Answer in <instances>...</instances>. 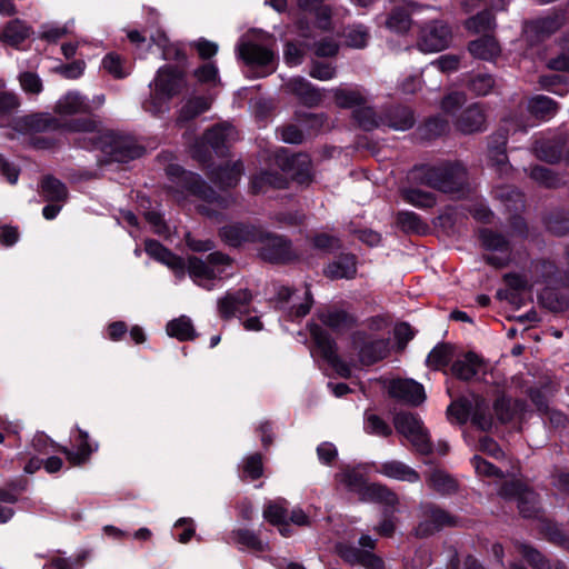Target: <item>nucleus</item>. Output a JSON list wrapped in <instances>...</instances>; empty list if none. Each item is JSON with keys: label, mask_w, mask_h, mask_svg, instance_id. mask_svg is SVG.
I'll use <instances>...</instances> for the list:
<instances>
[{"label": "nucleus", "mask_w": 569, "mask_h": 569, "mask_svg": "<svg viewBox=\"0 0 569 569\" xmlns=\"http://www.w3.org/2000/svg\"><path fill=\"white\" fill-rule=\"evenodd\" d=\"M168 173L179 177L182 186L192 194L202 199L207 204H200L198 211L209 218H218L219 210L227 209L236 203L231 193L218 194L201 177L193 172L184 171L179 166H170Z\"/></svg>", "instance_id": "obj_1"}, {"label": "nucleus", "mask_w": 569, "mask_h": 569, "mask_svg": "<svg viewBox=\"0 0 569 569\" xmlns=\"http://www.w3.org/2000/svg\"><path fill=\"white\" fill-rule=\"evenodd\" d=\"M417 178L421 183L445 193L462 196L469 190L467 169L461 162L423 169Z\"/></svg>", "instance_id": "obj_2"}, {"label": "nucleus", "mask_w": 569, "mask_h": 569, "mask_svg": "<svg viewBox=\"0 0 569 569\" xmlns=\"http://www.w3.org/2000/svg\"><path fill=\"white\" fill-rule=\"evenodd\" d=\"M184 73L176 67L166 66L158 70L153 81V93L143 103L146 111L152 114L164 112L167 101L179 94L186 87Z\"/></svg>", "instance_id": "obj_3"}, {"label": "nucleus", "mask_w": 569, "mask_h": 569, "mask_svg": "<svg viewBox=\"0 0 569 569\" xmlns=\"http://www.w3.org/2000/svg\"><path fill=\"white\" fill-rule=\"evenodd\" d=\"M26 129L36 132H47L64 129L70 132H94L98 130V121L93 118L74 119L61 122L49 113H33L23 117Z\"/></svg>", "instance_id": "obj_4"}, {"label": "nucleus", "mask_w": 569, "mask_h": 569, "mask_svg": "<svg viewBox=\"0 0 569 569\" xmlns=\"http://www.w3.org/2000/svg\"><path fill=\"white\" fill-rule=\"evenodd\" d=\"M350 347L356 352L359 365L372 366L389 355L390 341L358 330L350 335Z\"/></svg>", "instance_id": "obj_5"}, {"label": "nucleus", "mask_w": 569, "mask_h": 569, "mask_svg": "<svg viewBox=\"0 0 569 569\" xmlns=\"http://www.w3.org/2000/svg\"><path fill=\"white\" fill-rule=\"evenodd\" d=\"M459 520L448 511L433 503L421 505V520L413 529L416 538L423 539L431 537L446 527H457Z\"/></svg>", "instance_id": "obj_6"}, {"label": "nucleus", "mask_w": 569, "mask_h": 569, "mask_svg": "<svg viewBox=\"0 0 569 569\" xmlns=\"http://www.w3.org/2000/svg\"><path fill=\"white\" fill-rule=\"evenodd\" d=\"M99 148L108 158V161L127 162L141 156V148L130 139L114 132H104L97 140Z\"/></svg>", "instance_id": "obj_7"}, {"label": "nucleus", "mask_w": 569, "mask_h": 569, "mask_svg": "<svg viewBox=\"0 0 569 569\" xmlns=\"http://www.w3.org/2000/svg\"><path fill=\"white\" fill-rule=\"evenodd\" d=\"M259 257L270 263H286L296 258L291 242L283 236L262 230L258 240Z\"/></svg>", "instance_id": "obj_8"}, {"label": "nucleus", "mask_w": 569, "mask_h": 569, "mask_svg": "<svg viewBox=\"0 0 569 569\" xmlns=\"http://www.w3.org/2000/svg\"><path fill=\"white\" fill-rule=\"evenodd\" d=\"M566 22L562 10H555L546 17L526 21L523 24L525 39L531 43H539L556 33Z\"/></svg>", "instance_id": "obj_9"}, {"label": "nucleus", "mask_w": 569, "mask_h": 569, "mask_svg": "<svg viewBox=\"0 0 569 569\" xmlns=\"http://www.w3.org/2000/svg\"><path fill=\"white\" fill-rule=\"evenodd\" d=\"M311 336L320 350L322 358L341 378L348 379L351 377V366L355 362H347L338 355V347L331 336L323 329L316 327L311 331Z\"/></svg>", "instance_id": "obj_10"}, {"label": "nucleus", "mask_w": 569, "mask_h": 569, "mask_svg": "<svg viewBox=\"0 0 569 569\" xmlns=\"http://www.w3.org/2000/svg\"><path fill=\"white\" fill-rule=\"evenodd\" d=\"M450 41V28L441 21H432L421 29L418 47L425 52L441 51L449 46Z\"/></svg>", "instance_id": "obj_11"}, {"label": "nucleus", "mask_w": 569, "mask_h": 569, "mask_svg": "<svg viewBox=\"0 0 569 569\" xmlns=\"http://www.w3.org/2000/svg\"><path fill=\"white\" fill-rule=\"evenodd\" d=\"M453 126L462 134L482 132L487 128L485 110L479 103H472L456 117Z\"/></svg>", "instance_id": "obj_12"}, {"label": "nucleus", "mask_w": 569, "mask_h": 569, "mask_svg": "<svg viewBox=\"0 0 569 569\" xmlns=\"http://www.w3.org/2000/svg\"><path fill=\"white\" fill-rule=\"evenodd\" d=\"M252 300V295L248 289H240L236 292H227L217 302L218 312L224 320H229L238 315L248 313V306Z\"/></svg>", "instance_id": "obj_13"}, {"label": "nucleus", "mask_w": 569, "mask_h": 569, "mask_svg": "<svg viewBox=\"0 0 569 569\" xmlns=\"http://www.w3.org/2000/svg\"><path fill=\"white\" fill-rule=\"evenodd\" d=\"M388 392L390 397L410 406H419L426 398L423 387L412 379H393Z\"/></svg>", "instance_id": "obj_14"}, {"label": "nucleus", "mask_w": 569, "mask_h": 569, "mask_svg": "<svg viewBox=\"0 0 569 569\" xmlns=\"http://www.w3.org/2000/svg\"><path fill=\"white\" fill-rule=\"evenodd\" d=\"M262 229L247 223H233L220 229L222 240L232 247L246 242H258Z\"/></svg>", "instance_id": "obj_15"}, {"label": "nucleus", "mask_w": 569, "mask_h": 569, "mask_svg": "<svg viewBox=\"0 0 569 569\" xmlns=\"http://www.w3.org/2000/svg\"><path fill=\"white\" fill-rule=\"evenodd\" d=\"M336 549L338 555L348 563L361 565L368 569H382L383 567V561L369 550H362L348 543H339Z\"/></svg>", "instance_id": "obj_16"}, {"label": "nucleus", "mask_w": 569, "mask_h": 569, "mask_svg": "<svg viewBox=\"0 0 569 569\" xmlns=\"http://www.w3.org/2000/svg\"><path fill=\"white\" fill-rule=\"evenodd\" d=\"M146 252L153 259L164 263L172 269L179 279L186 274V262L181 257L176 256L169 249L163 247L157 240H147L144 242Z\"/></svg>", "instance_id": "obj_17"}, {"label": "nucleus", "mask_w": 569, "mask_h": 569, "mask_svg": "<svg viewBox=\"0 0 569 569\" xmlns=\"http://www.w3.org/2000/svg\"><path fill=\"white\" fill-rule=\"evenodd\" d=\"M203 139L218 154H224L226 149L238 139L236 129L229 123H220L207 130Z\"/></svg>", "instance_id": "obj_18"}, {"label": "nucleus", "mask_w": 569, "mask_h": 569, "mask_svg": "<svg viewBox=\"0 0 569 569\" xmlns=\"http://www.w3.org/2000/svg\"><path fill=\"white\" fill-rule=\"evenodd\" d=\"M567 143L565 134H557L551 139H541L535 142L533 151L538 159L549 163H556L561 159Z\"/></svg>", "instance_id": "obj_19"}, {"label": "nucleus", "mask_w": 569, "mask_h": 569, "mask_svg": "<svg viewBox=\"0 0 569 569\" xmlns=\"http://www.w3.org/2000/svg\"><path fill=\"white\" fill-rule=\"evenodd\" d=\"M91 111V104L77 91L66 93L54 106V112L60 116L89 114Z\"/></svg>", "instance_id": "obj_20"}, {"label": "nucleus", "mask_w": 569, "mask_h": 569, "mask_svg": "<svg viewBox=\"0 0 569 569\" xmlns=\"http://www.w3.org/2000/svg\"><path fill=\"white\" fill-rule=\"evenodd\" d=\"M286 89L296 94L300 101L308 107H316L322 101V93L318 88L312 86L305 78L298 77L290 79L286 84Z\"/></svg>", "instance_id": "obj_21"}, {"label": "nucleus", "mask_w": 569, "mask_h": 569, "mask_svg": "<svg viewBox=\"0 0 569 569\" xmlns=\"http://www.w3.org/2000/svg\"><path fill=\"white\" fill-rule=\"evenodd\" d=\"M385 124L395 130H408L413 127V111L406 106H391L383 109Z\"/></svg>", "instance_id": "obj_22"}, {"label": "nucleus", "mask_w": 569, "mask_h": 569, "mask_svg": "<svg viewBox=\"0 0 569 569\" xmlns=\"http://www.w3.org/2000/svg\"><path fill=\"white\" fill-rule=\"evenodd\" d=\"M320 321L336 332H343L357 325V319L345 310L330 308L319 315Z\"/></svg>", "instance_id": "obj_23"}, {"label": "nucleus", "mask_w": 569, "mask_h": 569, "mask_svg": "<svg viewBox=\"0 0 569 569\" xmlns=\"http://www.w3.org/2000/svg\"><path fill=\"white\" fill-rule=\"evenodd\" d=\"M482 366L483 360L477 353L469 351L462 359L456 360L450 370L456 378L469 381L479 372Z\"/></svg>", "instance_id": "obj_24"}, {"label": "nucleus", "mask_w": 569, "mask_h": 569, "mask_svg": "<svg viewBox=\"0 0 569 569\" xmlns=\"http://www.w3.org/2000/svg\"><path fill=\"white\" fill-rule=\"evenodd\" d=\"M242 172L243 166L238 161L232 166L226 164L223 167L212 169L209 173V177L211 181L219 186L221 189H229L238 184Z\"/></svg>", "instance_id": "obj_25"}, {"label": "nucleus", "mask_w": 569, "mask_h": 569, "mask_svg": "<svg viewBox=\"0 0 569 569\" xmlns=\"http://www.w3.org/2000/svg\"><path fill=\"white\" fill-rule=\"evenodd\" d=\"M468 50L472 57L487 61L496 59L501 53L496 38L488 34L469 42Z\"/></svg>", "instance_id": "obj_26"}, {"label": "nucleus", "mask_w": 569, "mask_h": 569, "mask_svg": "<svg viewBox=\"0 0 569 569\" xmlns=\"http://www.w3.org/2000/svg\"><path fill=\"white\" fill-rule=\"evenodd\" d=\"M526 408V401L519 399L513 400L505 396L497 398L493 402V411L500 423L510 422L516 415L523 412Z\"/></svg>", "instance_id": "obj_27"}, {"label": "nucleus", "mask_w": 569, "mask_h": 569, "mask_svg": "<svg viewBox=\"0 0 569 569\" xmlns=\"http://www.w3.org/2000/svg\"><path fill=\"white\" fill-rule=\"evenodd\" d=\"M357 273L356 258L352 254H342L325 269V274L332 279H352Z\"/></svg>", "instance_id": "obj_28"}, {"label": "nucleus", "mask_w": 569, "mask_h": 569, "mask_svg": "<svg viewBox=\"0 0 569 569\" xmlns=\"http://www.w3.org/2000/svg\"><path fill=\"white\" fill-rule=\"evenodd\" d=\"M39 193L48 202H63L68 198L66 184L50 174L42 178Z\"/></svg>", "instance_id": "obj_29"}, {"label": "nucleus", "mask_w": 569, "mask_h": 569, "mask_svg": "<svg viewBox=\"0 0 569 569\" xmlns=\"http://www.w3.org/2000/svg\"><path fill=\"white\" fill-rule=\"evenodd\" d=\"M240 58L249 66H267L272 59L273 53L264 47L247 42L239 47Z\"/></svg>", "instance_id": "obj_30"}, {"label": "nucleus", "mask_w": 569, "mask_h": 569, "mask_svg": "<svg viewBox=\"0 0 569 569\" xmlns=\"http://www.w3.org/2000/svg\"><path fill=\"white\" fill-rule=\"evenodd\" d=\"M378 472L386 477L408 482H417L420 479L416 470L398 460L381 463L378 468Z\"/></svg>", "instance_id": "obj_31"}, {"label": "nucleus", "mask_w": 569, "mask_h": 569, "mask_svg": "<svg viewBox=\"0 0 569 569\" xmlns=\"http://www.w3.org/2000/svg\"><path fill=\"white\" fill-rule=\"evenodd\" d=\"M362 501H373L386 505L387 507L393 508L398 505L397 495L388 487L380 483H369L361 490Z\"/></svg>", "instance_id": "obj_32"}, {"label": "nucleus", "mask_w": 569, "mask_h": 569, "mask_svg": "<svg viewBox=\"0 0 569 569\" xmlns=\"http://www.w3.org/2000/svg\"><path fill=\"white\" fill-rule=\"evenodd\" d=\"M284 169L299 183H305L311 176V160L306 153H297L286 160Z\"/></svg>", "instance_id": "obj_33"}, {"label": "nucleus", "mask_w": 569, "mask_h": 569, "mask_svg": "<svg viewBox=\"0 0 569 569\" xmlns=\"http://www.w3.org/2000/svg\"><path fill=\"white\" fill-rule=\"evenodd\" d=\"M471 422L482 431H488L493 426V419L489 410V405L485 398L473 395L471 409Z\"/></svg>", "instance_id": "obj_34"}, {"label": "nucleus", "mask_w": 569, "mask_h": 569, "mask_svg": "<svg viewBox=\"0 0 569 569\" xmlns=\"http://www.w3.org/2000/svg\"><path fill=\"white\" fill-rule=\"evenodd\" d=\"M337 107L350 109L367 103V97L359 89L335 88L331 90Z\"/></svg>", "instance_id": "obj_35"}, {"label": "nucleus", "mask_w": 569, "mask_h": 569, "mask_svg": "<svg viewBox=\"0 0 569 569\" xmlns=\"http://www.w3.org/2000/svg\"><path fill=\"white\" fill-rule=\"evenodd\" d=\"M211 98L208 97H192L186 101V103L180 109L179 116L177 118V122L179 124L186 123L204 111L209 110L211 107Z\"/></svg>", "instance_id": "obj_36"}, {"label": "nucleus", "mask_w": 569, "mask_h": 569, "mask_svg": "<svg viewBox=\"0 0 569 569\" xmlns=\"http://www.w3.org/2000/svg\"><path fill=\"white\" fill-rule=\"evenodd\" d=\"M186 268L193 281L200 286H202V280H213L218 278L216 270L208 263V261L196 256L188 258Z\"/></svg>", "instance_id": "obj_37"}, {"label": "nucleus", "mask_w": 569, "mask_h": 569, "mask_svg": "<svg viewBox=\"0 0 569 569\" xmlns=\"http://www.w3.org/2000/svg\"><path fill=\"white\" fill-rule=\"evenodd\" d=\"M558 109V103L547 96L538 94L528 101V111L539 119L553 117Z\"/></svg>", "instance_id": "obj_38"}, {"label": "nucleus", "mask_w": 569, "mask_h": 569, "mask_svg": "<svg viewBox=\"0 0 569 569\" xmlns=\"http://www.w3.org/2000/svg\"><path fill=\"white\" fill-rule=\"evenodd\" d=\"M353 118L358 126L366 131H371L385 124L383 111L378 113L373 108L365 104L353 111Z\"/></svg>", "instance_id": "obj_39"}, {"label": "nucleus", "mask_w": 569, "mask_h": 569, "mask_svg": "<svg viewBox=\"0 0 569 569\" xmlns=\"http://www.w3.org/2000/svg\"><path fill=\"white\" fill-rule=\"evenodd\" d=\"M427 482L431 489L441 495H451L458 489L456 479L440 469L431 471L427 478Z\"/></svg>", "instance_id": "obj_40"}, {"label": "nucleus", "mask_w": 569, "mask_h": 569, "mask_svg": "<svg viewBox=\"0 0 569 569\" xmlns=\"http://www.w3.org/2000/svg\"><path fill=\"white\" fill-rule=\"evenodd\" d=\"M30 36V28L16 19L7 23L0 38L10 46H18Z\"/></svg>", "instance_id": "obj_41"}, {"label": "nucleus", "mask_w": 569, "mask_h": 569, "mask_svg": "<svg viewBox=\"0 0 569 569\" xmlns=\"http://www.w3.org/2000/svg\"><path fill=\"white\" fill-rule=\"evenodd\" d=\"M385 27L396 33H405L411 27L408 10L403 7L393 8L387 16Z\"/></svg>", "instance_id": "obj_42"}, {"label": "nucleus", "mask_w": 569, "mask_h": 569, "mask_svg": "<svg viewBox=\"0 0 569 569\" xmlns=\"http://www.w3.org/2000/svg\"><path fill=\"white\" fill-rule=\"evenodd\" d=\"M393 425L396 430L407 439L415 436L423 428L422 422L410 412H400L395 416Z\"/></svg>", "instance_id": "obj_43"}, {"label": "nucleus", "mask_w": 569, "mask_h": 569, "mask_svg": "<svg viewBox=\"0 0 569 569\" xmlns=\"http://www.w3.org/2000/svg\"><path fill=\"white\" fill-rule=\"evenodd\" d=\"M286 178L278 172L263 171L253 177L251 189L254 193L262 192L267 187L281 189L286 187Z\"/></svg>", "instance_id": "obj_44"}, {"label": "nucleus", "mask_w": 569, "mask_h": 569, "mask_svg": "<svg viewBox=\"0 0 569 569\" xmlns=\"http://www.w3.org/2000/svg\"><path fill=\"white\" fill-rule=\"evenodd\" d=\"M516 548L532 568H535V569H552L553 565H551L545 558V556L540 551L535 549L533 547H531L527 543L517 541Z\"/></svg>", "instance_id": "obj_45"}, {"label": "nucleus", "mask_w": 569, "mask_h": 569, "mask_svg": "<svg viewBox=\"0 0 569 569\" xmlns=\"http://www.w3.org/2000/svg\"><path fill=\"white\" fill-rule=\"evenodd\" d=\"M465 27L467 30L480 33L492 30L496 27L495 17L488 10H483L473 17L466 20Z\"/></svg>", "instance_id": "obj_46"}, {"label": "nucleus", "mask_w": 569, "mask_h": 569, "mask_svg": "<svg viewBox=\"0 0 569 569\" xmlns=\"http://www.w3.org/2000/svg\"><path fill=\"white\" fill-rule=\"evenodd\" d=\"M102 68L116 79H123L129 74L127 61L114 52L103 58Z\"/></svg>", "instance_id": "obj_47"}, {"label": "nucleus", "mask_w": 569, "mask_h": 569, "mask_svg": "<svg viewBox=\"0 0 569 569\" xmlns=\"http://www.w3.org/2000/svg\"><path fill=\"white\" fill-rule=\"evenodd\" d=\"M397 222L405 232L423 233L428 229V224L423 222L418 214L411 211L399 212Z\"/></svg>", "instance_id": "obj_48"}, {"label": "nucleus", "mask_w": 569, "mask_h": 569, "mask_svg": "<svg viewBox=\"0 0 569 569\" xmlns=\"http://www.w3.org/2000/svg\"><path fill=\"white\" fill-rule=\"evenodd\" d=\"M167 332L170 337L178 338L179 340H189L194 337L192 323L186 317H180L170 321L167 325Z\"/></svg>", "instance_id": "obj_49"}, {"label": "nucleus", "mask_w": 569, "mask_h": 569, "mask_svg": "<svg viewBox=\"0 0 569 569\" xmlns=\"http://www.w3.org/2000/svg\"><path fill=\"white\" fill-rule=\"evenodd\" d=\"M452 359V347L447 343L436 346L429 353L427 363L433 369L447 366Z\"/></svg>", "instance_id": "obj_50"}, {"label": "nucleus", "mask_w": 569, "mask_h": 569, "mask_svg": "<svg viewBox=\"0 0 569 569\" xmlns=\"http://www.w3.org/2000/svg\"><path fill=\"white\" fill-rule=\"evenodd\" d=\"M402 197L407 202L416 207L431 208L436 203V198L432 193L416 188L402 190Z\"/></svg>", "instance_id": "obj_51"}, {"label": "nucleus", "mask_w": 569, "mask_h": 569, "mask_svg": "<svg viewBox=\"0 0 569 569\" xmlns=\"http://www.w3.org/2000/svg\"><path fill=\"white\" fill-rule=\"evenodd\" d=\"M518 502V509L523 518H535L539 512L538 497L537 495L527 488L522 493Z\"/></svg>", "instance_id": "obj_52"}, {"label": "nucleus", "mask_w": 569, "mask_h": 569, "mask_svg": "<svg viewBox=\"0 0 569 569\" xmlns=\"http://www.w3.org/2000/svg\"><path fill=\"white\" fill-rule=\"evenodd\" d=\"M472 403L473 397L471 399H458L448 407L447 412L450 417H453L459 423H465L471 417Z\"/></svg>", "instance_id": "obj_53"}, {"label": "nucleus", "mask_w": 569, "mask_h": 569, "mask_svg": "<svg viewBox=\"0 0 569 569\" xmlns=\"http://www.w3.org/2000/svg\"><path fill=\"white\" fill-rule=\"evenodd\" d=\"M336 477L340 482L348 487L349 490L358 492L360 497L361 490L368 485L365 481V477L360 472L349 468L345 469Z\"/></svg>", "instance_id": "obj_54"}, {"label": "nucleus", "mask_w": 569, "mask_h": 569, "mask_svg": "<svg viewBox=\"0 0 569 569\" xmlns=\"http://www.w3.org/2000/svg\"><path fill=\"white\" fill-rule=\"evenodd\" d=\"M495 86V79L488 73H478L472 76L467 87L477 96L488 94Z\"/></svg>", "instance_id": "obj_55"}, {"label": "nucleus", "mask_w": 569, "mask_h": 569, "mask_svg": "<svg viewBox=\"0 0 569 569\" xmlns=\"http://www.w3.org/2000/svg\"><path fill=\"white\" fill-rule=\"evenodd\" d=\"M529 176L532 180L546 188H556L559 184V178L551 169L543 166H535L530 169Z\"/></svg>", "instance_id": "obj_56"}, {"label": "nucleus", "mask_w": 569, "mask_h": 569, "mask_svg": "<svg viewBox=\"0 0 569 569\" xmlns=\"http://www.w3.org/2000/svg\"><path fill=\"white\" fill-rule=\"evenodd\" d=\"M232 539L234 542L243 545L256 551H263L266 545L256 536L254 532L248 529H238L232 531Z\"/></svg>", "instance_id": "obj_57"}, {"label": "nucleus", "mask_w": 569, "mask_h": 569, "mask_svg": "<svg viewBox=\"0 0 569 569\" xmlns=\"http://www.w3.org/2000/svg\"><path fill=\"white\" fill-rule=\"evenodd\" d=\"M287 517V509L279 501L268 502L263 510V518L273 526L283 525Z\"/></svg>", "instance_id": "obj_58"}, {"label": "nucleus", "mask_w": 569, "mask_h": 569, "mask_svg": "<svg viewBox=\"0 0 569 569\" xmlns=\"http://www.w3.org/2000/svg\"><path fill=\"white\" fill-rule=\"evenodd\" d=\"M480 239H481L482 246L486 249L498 250V251H503V250L508 249L507 239L502 234L496 233L491 230H488V229L481 230Z\"/></svg>", "instance_id": "obj_59"}, {"label": "nucleus", "mask_w": 569, "mask_h": 569, "mask_svg": "<svg viewBox=\"0 0 569 569\" xmlns=\"http://www.w3.org/2000/svg\"><path fill=\"white\" fill-rule=\"evenodd\" d=\"M19 83L23 91L31 94H39L43 89L40 77L31 71L20 73Z\"/></svg>", "instance_id": "obj_60"}, {"label": "nucleus", "mask_w": 569, "mask_h": 569, "mask_svg": "<svg viewBox=\"0 0 569 569\" xmlns=\"http://www.w3.org/2000/svg\"><path fill=\"white\" fill-rule=\"evenodd\" d=\"M449 129V123L441 117L430 118L423 126V136L428 139L440 137Z\"/></svg>", "instance_id": "obj_61"}, {"label": "nucleus", "mask_w": 569, "mask_h": 569, "mask_svg": "<svg viewBox=\"0 0 569 569\" xmlns=\"http://www.w3.org/2000/svg\"><path fill=\"white\" fill-rule=\"evenodd\" d=\"M467 101L463 92L453 91L443 97L441 109L447 114H455Z\"/></svg>", "instance_id": "obj_62"}, {"label": "nucleus", "mask_w": 569, "mask_h": 569, "mask_svg": "<svg viewBox=\"0 0 569 569\" xmlns=\"http://www.w3.org/2000/svg\"><path fill=\"white\" fill-rule=\"evenodd\" d=\"M61 451L67 456V459L72 465L80 466L89 459V457L92 452V449H91L89 442L84 439L83 441H81L79 443L78 450L76 452H73L67 448H62Z\"/></svg>", "instance_id": "obj_63"}, {"label": "nucleus", "mask_w": 569, "mask_h": 569, "mask_svg": "<svg viewBox=\"0 0 569 569\" xmlns=\"http://www.w3.org/2000/svg\"><path fill=\"white\" fill-rule=\"evenodd\" d=\"M471 465L479 476L496 477L500 479L505 477L503 472L499 468L482 459L480 456H473Z\"/></svg>", "instance_id": "obj_64"}]
</instances>
